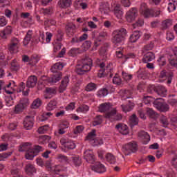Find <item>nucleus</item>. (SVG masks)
<instances>
[{"instance_id": "nucleus-51", "label": "nucleus", "mask_w": 177, "mask_h": 177, "mask_svg": "<svg viewBox=\"0 0 177 177\" xmlns=\"http://www.w3.org/2000/svg\"><path fill=\"white\" fill-rule=\"evenodd\" d=\"M19 104L26 109L30 104V101L28 100V98L27 97H24L20 100Z\"/></svg>"}, {"instance_id": "nucleus-8", "label": "nucleus", "mask_w": 177, "mask_h": 177, "mask_svg": "<svg viewBox=\"0 0 177 177\" xmlns=\"http://www.w3.org/2000/svg\"><path fill=\"white\" fill-rule=\"evenodd\" d=\"M153 106L158 111H160V113H167V111H169V105L167 104V102L158 101V99H156L153 102Z\"/></svg>"}, {"instance_id": "nucleus-20", "label": "nucleus", "mask_w": 177, "mask_h": 177, "mask_svg": "<svg viewBox=\"0 0 177 177\" xmlns=\"http://www.w3.org/2000/svg\"><path fill=\"white\" fill-rule=\"evenodd\" d=\"M113 12L118 19H122V16H124V11L120 5H116L114 7Z\"/></svg>"}, {"instance_id": "nucleus-53", "label": "nucleus", "mask_w": 177, "mask_h": 177, "mask_svg": "<svg viewBox=\"0 0 177 177\" xmlns=\"http://www.w3.org/2000/svg\"><path fill=\"white\" fill-rule=\"evenodd\" d=\"M77 111L80 113H86L87 111H89V106L85 104L82 105L77 108Z\"/></svg>"}, {"instance_id": "nucleus-1", "label": "nucleus", "mask_w": 177, "mask_h": 177, "mask_svg": "<svg viewBox=\"0 0 177 177\" xmlns=\"http://www.w3.org/2000/svg\"><path fill=\"white\" fill-rule=\"evenodd\" d=\"M63 67H64L63 63H55L50 68V71L53 73V75L52 77H49L48 79V82H49L50 84H56V82L60 81L63 75L60 71L63 70Z\"/></svg>"}, {"instance_id": "nucleus-64", "label": "nucleus", "mask_w": 177, "mask_h": 177, "mask_svg": "<svg viewBox=\"0 0 177 177\" xmlns=\"http://www.w3.org/2000/svg\"><path fill=\"white\" fill-rule=\"evenodd\" d=\"M82 131H84V126H77L74 129L73 132L75 135H77V133H81Z\"/></svg>"}, {"instance_id": "nucleus-45", "label": "nucleus", "mask_w": 177, "mask_h": 177, "mask_svg": "<svg viewBox=\"0 0 177 177\" xmlns=\"http://www.w3.org/2000/svg\"><path fill=\"white\" fill-rule=\"evenodd\" d=\"M146 111L147 114H148L150 118H156V117L158 115L156 112L151 108H147Z\"/></svg>"}, {"instance_id": "nucleus-30", "label": "nucleus", "mask_w": 177, "mask_h": 177, "mask_svg": "<svg viewBox=\"0 0 177 177\" xmlns=\"http://www.w3.org/2000/svg\"><path fill=\"white\" fill-rule=\"evenodd\" d=\"M71 0H59L58 2V5H59V6H61L63 9L70 8V6H71Z\"/></svg>"}, {"instance_id": "nucleus-32", "label": "nucleus", "mask_w": 177, "mask_h": 177, "mask_svg": "<svg viewBox=\"0 0 177 177\" xmlns=\"http://www.w3.org/2000/svg\"><path fill=\"white\" fill-rule=\"evenodd\" d=\"M129 104L128 105H121L122 110V111H124V113H129V111H131L133 109V102H131V101H129Z\"/></svg>"}, {"instance_id": "nucleus-10", "label": "nucleus", "mask_w": 177, "mask_h": 177, "mask_svg": "<svg viewBox=\"0 0 177 177\" xmlns=\"http://www.w3.org/2000/svg\"><path fill=\"white\" fill-rule=\"evenodd\" d=\"M60 143L68 150H73L75 147V143H74L71 140H68L67 138H62L60 140Z\"/></svg>"}, {"instance_id": "nucleus-46", "label": "nucleus", "mask_w": 177, "mask_h": 177, "mask_svg": "<svg viewBox=\"0 0 177 177\" xmlns=\"http://www.w3.org/2000/svg\"><path fill=\"white\" fill-rule=\"evenodd\" d=\"M122 77L124 81H131L133 78V75L131 73H128L125 71L122 72Z\"/></svg>"}, {"instance_id": "nucleus-47", "label": "nucleus", "mask_w": 177, "mask_h": 177, "mask_svg": "<svg viewBox=\"0 0 177 177\" xmlns=\"http://www.w3.org/2000/svg\"><path fill=\"white\" fill-rule=\"evenodd\" d=\"M103 122V118L102 115H97L95 118L94 121L93 122V125L96 127L97 125H100Z\"/></svg>"}, {"instance_id": "nucleus-39", "label": "nucleus", "mask_w": 177, "mask_h": 177, "mask_svg": "<svg viewBox=\"0 0 177 177\" xmlns=\"http://www.w3.org/2000/svg\"><path fill=\"white\" fill-rule=\"evenodd\" d=\"M142 99L145 104H150V103H153V104H154V102H156L154 97L152 96L144 95Z\"/></svg>"}, {"instance_id": "nucleus-49", "label": "nucleus", "mask_w": 177, "mask_h": 177, "mask_svg": "<svg viewBox=\"0 0 177 177\" xmlns=\"http://www.w3.org/2000/svg\"><path fill=\"white\" fill-rule=\"evenodd\" d=\"M154 48V43L150 42V44L144 46L142 48V53L147 52L148 50H151Z\"/></svg>"}, {"instance_id": "nucleus-31", "label": "nucleus", "mask_w": 177, "mask_h": 177, "mask_svg": "<svg viewBox=\"0 0 177 177\" xmlns=\"http://www.w3.org/2000/svg\"><path fill=\"white\" fill-rule=\"evenodd\" d=\"M159 121L163 128H167L168 125H169V122H168V118H167V116H165L164 115H160Z\"/></svg>"}, {"instance_id": "nucleus-52", "label": "nucleus", "mask_w": 177, "mask_h": 177, "mask_svg": "<svg viewBox=\"0 0 177 177\" xmlns=\"http://www.w3.org/2000/svg\"><path fill=\"white\" fill-rule=\"evenodd\" d=\"M72 160L74 165H75V167H80V165H81L82 164L81 159L80 158L79 156L72 157Z\"/></svg>"}, {"instance_id": "nucleus-37", "label": "nucleus", "mask_w": 177, "mask_h": 177, "mask_svg": "<svg viewBox=\"0 0 177 177\" xmlns=\"http://www.w3.org/2000/svg\"><path fill=\"white\" fill-rule=\"evenodd\" d=\"M96 138V131L92 130L90 133H88L87 136L85 138V140H89L90 142H93Z\"/></svg>"}, {"instance_id": "nucleus-41", "label": "nucleus", "mask_w": 177, "mask_h": 177, "mask_svg": "<svg viewBox=\"0 0 177 177\" xmlns=\"http://www.w3.org/2000/svg\"><path fill=\"white\" fill-rule=\"evenodd\" d=\"M50 140V136H41L39 138V143H41V145H45V143H48Z\"/></svg>"}, {"instance_id": "nucleus-28", "label": "nucleus", "mask_w": 177, "mask_h": 177, "mask_svg": "<svg viewBox=\"0 0 177 177\" xmlns=\"http://www.w3.org/2000/svg\"><path fill=\"white\" fill-rule=\"evenodd\" d=\"M177 0H169L167 10L169 12H174L176 9Z\"/></svg>"}, {"instance_id": "nucleus-33", "label": "nucleus", "mask_w": 177, "mask_h": 177, "mask_svg": "<svg viewBox=\"0 0 177 177\" xmlns=\"http://www.w3.org/2000/svg\"><path fill=\"white\" fill-rule=\"evenodd\" d=\"M100 69L99 70L98 77L100 78H102V77H104V75H106V68H104L106 67V64H104V62L100 64Z\"/></svg>"}, {"instance_id": "nucleus-61", "label": "nucleus", "mask_w": 177, "mask_h": 177, "mask_svg": "<svg viewBox=\"0 0 177 177\" xmlns=\"http://www.w3.org/2000/svg\"><path fill=\"white\" fill-rule=\"evenodd\" d=\"M77 53H78V48H71L68 53V56H72L74 57V56L77 55Z\"/></svg>"}, {"instance_id": "nucleus-5", "label": "nucleus", "mask_w": 177, "mask_h": 177, "mask_svg": "<svg viewBox=\"0 0 177 177\" xmlns=\"http://www.w3.org/2000/svg\"><path fill=\"white\" fill-rule=\"evenodd\" d=\"M41 151H44V147L39 145H35L32 149L26 152L25 158H26V160H34V157L38 156Z\"/></svg>"}, {"instance_id": "nucleus-23", "label": "nucleus", "mask_w": 177, "mask_h": 177, "mask_svg": "<svg viewBox=\"0 0 177 177\" xmlns=\"http://www.w3.org/2000/svg\"><path fill=\"white\" fill-rule=\"evenodd\" d=\"M12 34V26H7L0 33V36L3 39H6L8 35Z\"/></svg>"}, {"instance_id": "nucleus-9", "label": "nucleus", "mask_w": 177, "mask_h": 177, "mask_svg": "<svg viewBox=\"0 0 177 177\" xmlns=\"http://www.w3.org/2000/svg\"><path fill=\"white\" fill-rule=\"evenodd\" d=\"M138 17V10L136 8H131L126 15V19L129 23L134 21L135 19Z\"/></svg>"}, {"instance_id": "nucleus-27", "label": "nucleus", "mask_w": 177, "mask_h": 177, "mask_svg": "<svg viewBox=\"0 0 177 177\" xmlns=\"http://www.w3.org/2000/svg\"><path fill=\"white\" fill-rule=\"evenodd\" d=\"M100 10L102 13H108L110 12V5L109 3H101L100 5Z\"/></svg>"}, {"instance_id": "nucleus-24", "label": "nucleus", "mask_w": 177, "mask_h": 177, "mask_svg": "<svg viewBox=\"0 0 177 177\" xmlns=\"http://www.w3.org/2000/svg\"><path fill=\"white\" fill-rule=\"evenodd\" d=\"M28 150H31V143L30 142H24L21 144L19 147L18 151L20 152L23 151H28Z\"/></svg>"}, {"instance_id": "nucleus-48", "label": "nucleus", "mask_w": 177, "mask_h": 177, "mask_svg": "<svg viewBox=\"0 0 177 177\" xmlns=\"http://www.w3.org/2000/svg\"><path fill=\"white\" fill-rule=\"evenodd\" d=\"M44 26L46 27H50V26H56V20L53 19H46L44 21Z\"/></svg>"}, {"instance_id": "nucleus-19", "label": "nucleus", "mask_w": 177, "mask_h": 177, "mask_svg": "<svg viewBox=\"0 0 177 177\" xmlns=\"http://www.w3.org/2000/svg\"><path fill=\"white\" fill-rule=\"evenodd\" d=\"M138 136L142 139L143 145H147V143L150 142V135L145 131H140L138 133Z\"/></svg>"}, {"instance_id": "nucleus-25", "label": "nucleus", "mask_w": 177, "mask_h": 177, "mask_svg": "<svg viewBox=\"0 0 177 177\" xmlns=\"http://www.w3.org/2000/svg\"><path fill=\"white\" fill-rule=\"evenodd\" d=\"M57 107V101L56 100H52L47 104L46 109L47 111H52Z\"/></svg>"}, {"instance_id": "nucleus-13", "label": "nucleus", "mask_w": 177, "mask_h": 177, "mask_svg": "<svg viewBox=\"0 0 177 177\" xmlns=\"http://www.w3.org/2000/svg\"><path fill=\"white\" fill-rule=\"evenodd\" d=\"M24 126L27 130L32 129L34 127V118L31 116H26L24 121Z\"/></svg>"}, {"instance_id": "nucleus-7", "label": "nucleus", "mask_w": 177, "mask_h": 177, "mask_svg": "<svg viewBox=\"0 0 177 177\" xmlns=\"http://www.w3.org/2000/svg\"><path fill=\"white\" fill-rule=\"evenodd\" d=\"M105 118H107L111 122L114 121H121L122 115L120 113H117V110L113 109L110 112L105 113Z\"/></svg>"}, {"instance_id": "nucleus-15", "label": "nucleus", "mask_w": 177, "mask_h": 177, "mask_svg": "<svg viewBox=\"0 0 177 177\" xmlns=\"http://www.w3.org/2000/svg\"><path fill=\"white\" fill-rule=\"evenodd\" d=\"M156 59V55L153 52H147L145 53L142 57V63H149V62H153Z\"/></svg>"}, {"instance_id": "nucleus-21", "label": "nucleus", "mask_w": 177, "mask_h": 177, "mask_svg": "<svg viewBox=\"0 0 177 177\" xmlns=\"http://www.w3.org/2000/svg\"><path fill=\"white\" fill-rule=\"evenodd\" d=\"M25 172L28 176H32L37 172V169H35L34 165L28 163L25 167Z\"/></svg>"}, {"instance_id": "nucleus-50", "label": "nucleus", "mask_w": 177, "mask_h": 177, "mask_svg": "<svg viewBox=\"0 0 177 177\" xmlns=\"http://www.w3.org/2000/svg\"><path fill=\"white\" fill-rule=\"evenodd\" d=\"M97 95L100 97H102V96H107V95H109V90H107L106 88H102L97 92Z\"/></svg>"}, {"instance_id": "nucleus-38", "label": "nucleus", "mask_w": 177, "mask_h": 177, "mask_svg": "<svg viewBox=\"0 0 177 177\" xmlns=\"http://www.w3.org/2000/svg\"><path fill=\"white\" fill-rule=\"evenodd\" d=\"M54 171L57 174H62V172H67V167L64 166L57 165L55 167Z\"/></svg>"}, {"instance_id": "nucleus-43", "label": "nucleus", "mask_w": 177, "mask_h": 177, "mask_svg": "<svg viewBox=\"0 0 177 177\" xmlns=\"http://www.w3.org/2000/svg\"><path fill=\"white\" fill-rule=\"evenodd\" d=\"M110 110V105L107 104H102L99 106V111L100 113H106V111H109Z\"/></svg>"}, {"instance_id": "nucleus-56", "label": "nucleus", "mask_w": 177, "mask_h": 177, "mask_svg": "<svg viewBox=\"0 0 177 177\" xmlns=\"http://www.w3.org/2000/svg\"><path fill=\"white\" fill-rule=\"evenodd\" d=\"M96 89V84L95 83H89L86 86V91L87 92H91L92 91H95Z\"/></svg>"}, {"instance_id": "nucleus-36", "label": "nucleus", "mask_w": 177, "mask_h": 177, "mask_svg": "<svg viewBox=\"0 0 177 177\" xmlns=\"http://www.w3.org/2000/svg\"><path fill=\"white\" fill-rule=\"evenodd\" d=\"M172 26V19H167L162 22V28L163 30H167Z\"/></svg>"}, {"instance_id": "nucleus-18", "label": "nucleus", "mask_w": 177, "mask_h": 177, "mask_svg": "<svg viewBox=\"0 0 177 177\" xmlns=\"http://www.w3.org/2000/svg\"><path fill=\"white\" fill-rule=\"evenodd\" d=\"M38 81V78L35 75H31L28 78L26 82L27 88H34L35 85H37V82Z\"/></svg>"}, {"instance_id": "nucleus-63", "label": "nucleus", "mask_w": 177, "mask_h": 177, "mask_svg": "<svg viewBox=\"0 0 177 177\" xmlns=\"http://www.w3.org/2000/svg\"><path fill=\"white\" fill-rule=\"evenodd\" d=\"M157 86L154 85L149 86L147 88L148 93H153L155 92L156 93Z\"/></svg>"}, {"instance_id": "nucleus-60", "label": "nucleus", "mask_w": 177, "mask_h": 177, "mask_svg": "<svg viewBox=\"0 0 177 177\" xmlns=\"http://www.w3.org/2000/svg\"><path fill=\"white\" fill-rule=\"evenodd\" d=\"M138 78L143 79L144 77H146V71L145 69H140L138 72Z\"/></svg>"}, {"instance_id": "nucleus-16", "label": "nucleus", "mask_w": 177, "mask_h": 177, "mask_svg": "<svg viewBox=\"0 0 177 177\" xmlns=\"http://www.w3.org/2000/svg\"><path fill=\"white\" fill-rule=\"evenodd\" d=\"M75 26L73 23H69L66 26V31L68 37H71L75 34Z\"/></svg>"}, {"instance_id": "nucleus-3", "label": "nucleus", "mask_w": 177, "mask_h": 177, "mask_svg": "<svg viewBox=\"0 0 177 177\" xmlns=\"http://www.w3.org/2000/svg\"><path fill=\"white\" fill-rule=\"evenodd\" d=\"M125 37H127V29L121 28L113 32L111 42L118 46L125 41Z\"/></svg>"}, {"instance_id": "nucleus-58", "label": "nucleus", "mask_w": 177, "mask_h": 177, "mask_svg": "<svg viewBox=\"0 0 177 177\" xmlns=\"http://www.w3.org/2000/svg\"><path fill=\"white\" fill-rule=\"evenodd\" d=\"M46 93H47V95H51L53 96V95H56L57 91H56V89L53 88L47 87L46 88Z\"/></svg>"}, {"instance_id": "nucleus-29", "label": "nucleus", "mask_w": 177, "mask_h": 177, "mask_svg": "<svg viewBox=\"0 0 177 177\" xmlns=\"http://www.w3.org/2000/svg\"><path fill=\"white\" fill-rule=\"evenodd\" d=\"M140 38V31H135L133 32V34L130 36V42L135 43L138 39Z\"/></svg>"}, {"instance_id": "nucleus-40", "label": "nucleus", "mask_w": 177, "mask_h": 177, "mask_svg": "<svg viewBox=\"0 0 177 177\" xmlns=\"http://www.w3.org/2000/svg\"><path fill=\"white\" fill-rule=\"evenodd\" d=\"M40 12L44 16H49L53 13V10H52V8L48 7L47 8H41Z\"/></svg>"}, {"instance_id": "nucleus-35", "label": "nucleus", "mask_w": 177, "mask_h": 177, "mask_svg": "<svg viewBox=\"0 0 177 177\" xmlns=\"http://www.w3.org/2000/svg\"><path fill=\"white\" fill-rule=\"evenodd\" d=\"M10 69L12 71H19L20 70V64H19L16 59L12 61Z\"/></svg>"}, {"instance_id": "nucleus-54", "label": "nucleus", "mask_w": 177, "mask_h": 177, "mask_svg": "<svg viewBox=\"0 0 177 177\" xmlns=\"http://www.w3.org/2000/svg\"><path fill=\"white\" fill-rule=\"evenodd\" d=\"M130 121L132 125H138L139 124V119L136 116V114H133L130 118Z\"/></svg>"}, {"instance_id": "nucleus-42", "label": "nucleus", "mask_w": 177, "mask_h": 177, "mask_svg": "<svg viewBox=\"0 0 177 177\" xmlns=\"http://www.w3.org/2000/svg\"><path fill=\"white\" fill-rule=\"evenodd\" d=\"M106 158L109 164H115V157L112 153H108L106 155Z\"/></svg>"}, {"instance_id": "nucleus-2", "label": "nucleus", "mask_w": 177, "mask_h": 177, "mask_svg": "<svg viewBox=\"0 0 177 177\" xmlns=\"http://www.w3.org/2000/svg\"><path fill=\"white\" fill-rule=\"evenodd\" d=\"M92 59L85 57L82 59L81 63L76 66L75 71L79 75H82L88 71H91L93 66Z\"/></svg>"}, {"instance_id": "nucleus-55", "label": "nucleus", "mask_w": 177, "mask_h": 177, "mask_svg": "<svg viewBox=\"0 0 177 177\" xmlns=\"http://www.w3.org/2000/svg\"><path fill=\"white\" fill-rule=\"evenodd\" d=\"M113 82L115 85H121L122 80L120 79V76H118V74L115 75L113 79Z\"/></svg>"}, {"instance_id": "nucleus-62", "label": "nucleus", "mask_w": 177, "mask_h": 177, "mask_svg": "<svg viewBox=\"0 0 177 177\" xmlns=\"http://www.w3.org/2000/svg\"><path fill=\"white\" fill-rule=\"evenodd\" d=\"M49 127L48 125H44L38 129L39 133H46V131H48Z\"/></svg>"}, {"instance_id": "nucleus-34", "label": "nucleus", "mask_w": 177, "mask_h": 177, "mask_svg": "<svg viewBox=\"0 0 177 177\" xmlns=\"http://www.w3.org/2000/svg\"><path fill=\"white\" fill-rule=\"evenodd\" d=\"M31 38H32V30H28L24 39V45L27 46L28 44H30Z\"/></svg>"}, {"instance_id": "nucleus-11", "label": "nucleus", "mask_w": 177, "mask_h": 177, "mask_svg": "<svg viewBox=\"0 0 177 177\" xmlns=\"http://www.w3.org/2000/svg\"><path fill=\"white\" fill-rule=\"evenodd\" d=\"M69 82H70V77L68 76L64 77L59 86V93H63V92H64V91L67 89V86H68Z\"/></svg>"}, {"instance_id": "nucleus-57", "label": "nucleus", "mask_w": 177, "mask_h": 177, "mask_svg": "<svg viewBox=\"0 0 177 177\" xmlns=\"http://www.w3.org/2000/svg\"><path fill=\"white\" fill-rule=\"evenodd\" d=\"M57 158L60 162H68V158L64 155L59 154Z\"/></svg>"}, {"instance_id": "nucleus-59", "label": "nucleus", "mask_w": 177, "mask_h": 177, "mask_svg": "<svg viewBox=\"0 0 177 177\" xmlns=\"http://www.w3.org/2000/svg\"><path fill=\"white\" fill-rule=\"evenodd\" d=\"M24 109L26 108H24L20 104H18L15 107V113H16V114H19V113H21Z\"/></svg>"}, {"instance_id": "nucleus-17", "label": "nucleus", "mask_w": 177, "mask_h": 177, "mask_svg": "<svg viewBox=\"0 0 177 177\" xmlns=\"http://www.w3.org/2000/svg\"><path fill=\"white\" fill-rule=\"evenodd\" d=\"M120 95L123 100L126 99H131L132 97V93H133V90H120L119 91Z\"/></svg>"}, {"instance_id": "nucleus-22", "label": "nucleus", "mask_w": 177, "mask_h": 177, "mask_svg": "<svg viewBox=\"0 0 177 177\" xmlns=\"http://www.w3.org/2000/svg\"><path fill=\"white\" fill-rule=\"evenodd\" d=\"M115 129L119 131L120 133L122 135H128L129 133V130L128 129V126L122 124H118L115 126Z\"/></svg>"}, {"instance_id": "nucleus-14", "label": "nucleus", "mask_w": 177, "mask_h": 177, "mask_svg": "<svg viewBox=\"0 0 177 177\" xmlns=\"http://www.w3.org/2000/svg\"><path fill=\"white\" fill-rule=\"evenodd\" d=\"M92 171L95 172H98V174H102V172H106V167L100 162H95V165L91 167Z\"/></svg>"}, {"instance_id": "nucleus-4", "label": "nucleus", "mask_w": 177, "mask_h": 177, "mask_svg": "<svg viewBox=\"0 0 177 177\" xmlns=\"http://www.w3.org/2000/svg\"><path fill=\"white\" fill-rule=\"evenodd\" d=\"M140 12L145 19H149V17H158L161 14L160 10L154 11V10L147 8L145 3L141 5Z\"/></svg>"}, {"instance_id": "nucleus-44", "label": "nucleus", "mask_w": 177, "mask_h": 177, "mask_svg": "<svg viewBox=\"0 0 177 177\" xmlns=\"http://www.w3.org/2000/svg\"><path fill=\"white\" fill-rule=\"evenodd\" d=\"M41 104L42 100L39 98H37L32 103V109H38L39 107H41Z\"/></svg>"}, {"instance_id": "nucleus-26", "label": "nucleus", "mask_w": 177, "mask_h": 177, "mask_svg": "<svg viewBox=\"0 0 177 177\" xmlns=\"http://www.w3.org/2000/svg\"><path fill=\"white\" fill-rule=\"evenodd\" d=\"M156 93L162 97H165L167 96V88L162 86H158L156 88Z\"/></svg>"}, {"instance_id": "nucleus-12", "label": "nucleus", "mask_w": 177, "mask_h": 177, "mask_svg": "<svg viewBox=\"0 0 177 177\" xmlns=\"http://www.w3.org/2000/svg\"><path fill=\"white\" fill-rule=\"evenodd\" d=\"M84 160L87 162H89V164H93L95 162V154L93 153V151L91 149L86 150L84 151Z\"/></svg>"}, {"instance_id": "nucleus-6", "label": "nucleus", "mask_w": 177, "mask_h": 177, "mask_svg": "<svg viewBox=\"0 0 177 177\" xmlns=\"http://www.w3.org/2000/svg\"><path fill=\"white\" fill-rule=\"evenodd\" d=\"M122 151L125 156H129L131 153L138 151V144L135 141L130 142L122 147Z\"/></svg>"}]
</instances>
